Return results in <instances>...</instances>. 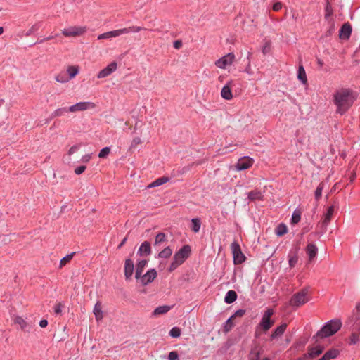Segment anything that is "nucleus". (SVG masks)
I'll list each match as a JSON object with an SVG mask.
<instances>
[{"instance_id": "obj_31", "label": "nucleus", "mask_w": 360, "mask_h": 360, "mask_svg": "<svg viewBox=\"0 0 360 360\" xmlns=\"http://www.w3.org/2000/svg\"><path fill=\"white\" fill-rule=\"evenodd\" d=\"M237 299V293L234 290H229L224 297V302L226 304H231Z\"/></svg>"}, {"instance_id": "obj_23", "label": "nucleus", "mask_w": 360, "mask_h": 360, "mask_svg": "<svg viewBox=\"0 0 360 360\" xmlns=\"http://www.w3.org/2000/svg\"><path fill=\"white\" fill-rule=\"evenodd\" d=\"M323 352V347L322 346L318 345L309 349V352L307 354H305V356H307L309 358L314 359L321 354Z\"/></svg>"}, {"instance_id": "obj_52", "label": "nucleus", "mask_w": 360, "mask_h": 360, "mask_svg": "<svg viewBox=\"0 0 360 360\" xmlns=\"http://www.w3.org/2000/svg\"><path fill=\"white\" fill-rule=\"evenodd\" d=\"M82 146V143H77L76 145L72 146L68 150V154L69 155H72L75 153L77 151L79 150Z\"/></svg>"}, {"instance_id": "obj_19", "label": "nucleus", "mask_w": 360, "mask_h": 360, "mask_svg": "<svg viewBox=\"0 0 360 360\" xmlns=\"http://www.w3.org/2000/svg\"><path fill=\"white\" fill-rule=\"evenodd\" d=\"M14 322L15 324H18L20 326L21 330L24 331L30 332L32 328V326L22 317L20 316H17L15 318Z\"/></svg>"}, {"instance_id": "obj_10", "label": "nucleus", "mask_w": 360, "mask_h": 360, "mask_svg": "<svg viewBox=\"0 0 360 360\" xmlns=\"http://www.w3.org/2000/svg\"><path fill=\"white\" fill-rule=\"evenodd\" d=\"M360 342V323L357 325H352L351 335L348 338L347 344L349 345H354Z\"/></svg>"}, {"instance_id": "obj_21", "label": "nucleus", "mask_w": 360, "mask_h": 360, "mask_svg": "<svg viewBox=\"0 0 360 360\" xmlns=\"http://www.w3.org/2000/svg\"><path fill=\"white\" fill-rule=\"evenodd\" d=\"M151 254V246L150 243L148 241H144L141 243L140 245L139 250H138V255L140 256L143 255H150Z\"/></svg>"}, {"instance_id": "obj_22", "label": "nucleus", "mask_w": 360, "mask_h": 360, "mask_svg": "<svg viewBox=\"0 0 360 360\" xmlns=\"http://www.w3.org/2000/svg\"><path fill=\"white\" fill-rule=\"evenodd\" d=\"M287 326L286 323H283L281 325L276 327L271 335V339L274 340L280 338L285 331Z\"/></svg>"}, {"instance_id": "obj_43", "label": "nucleus", "mask_w": 360, "mask_h": 360, "mask_svg": "<svg viewBox=\"0 0 360 360\" xmlns=\"http://www.w3.org/2000/svg\"><path fill=\"white\" fill-rule=\"evenodd\" d=\"M301 220V212L298 210H295L292 212L291 217V224H297Z\"/></svg>"}, {"instance_id": "obj_62", "label": "nucleus", "mask_w": 360, "mask_h": 360, "mask_svg": "<svg viewBox=\"0 0 360 360\" xmlns=\"http://www.w3.org/2000/svg\"><path fill=\"white\" fill-rule=\"evenodd\" d=\"M91 158V154H86L84 155H83L81 158V161L83 162V163H87L90 161Z\"/></svg>"}, {"instance_id": "obj_1", "label": "nucleus", "mask_w": 360, "mask_h": 360, "mask_svg": "<svg viewBox=\"0 0 360 360\" xmlns=\"http://www.w3.org/2000/svg\"><path fill=\"white\" fill-rule=\"evenodd\" d=\"M354 97L349 89H341L334 94V103L337 106V112L344 114L352 105Z\"/></svg>"}, {"instance_id": "obj_29", "label": "nucleus", "mask_w": 360, "mask_h": 360, "mask_svg": "<svg viewBox=\"0 0 360 360\" xmlns=\"http://www.w3.org/2000/svg\"><path fill=\"white\" fill-rule=\"evenodd\" d=\"M94 314L95 315V319L97 321L102 320L103 311H102L101 304L99 302H97L94 305Z\"/></svg>"}, {"instance_id": "obj_46", "label": "nucleus", "mask_w": 360, "mask_h": 360, "mask_svg": "<svg viewBox=\"0 0 360 360\" xmlns=\"http://www.w3.org/2000/svg\"><path fill=\"white\" fill-rule=\"evenodd\" d=\"M193 165H194V163H191L188 165L184 166L181 168H179V169L177 170L178 175H183V174L188 172L189 171H191Z\"/></svg>"}, {"instance_id": "obj_17", "label": "nucleus", "mask_w": 360, "mask_h": 360, "mask_svg": "<svg viewBox=\"0 0 360 360\" xmlns=\"http://www.w3.org/2000/svg\"><path fill=\"white\" fill-rule=\"evenodd\" d=\"M233 84V81H229L223 86L221 91V96L224 99L231 100L233 98V94L231 92V87Z\"/></svg>"}, {"instance_id": "obj_56", "label": "nucleus", "mask_w": 360, "mask_h": 360, "mask_svg": "<svg viewBox=\"0 0 360 360\" xmlns=\"http://www.w3.org/2000/svg\"><path fill=\"white\" fill-rule=\"evenodd\" d=\"M142 141L140 137H135L132 139L131 143V148H136L139 144H141Z\"/></svg>"}, {"instance_id": "obj_13", "label": "nucleus", "mask_w": 360, "mask_h": 360, "mask_svg": "<svg viewBox=\"0 0 360 360\" xmlns=\"http://www.w3.org/2000/svg\"><path fill=\"white\" fill-rule=\"evenodd\" d=\"M117 65L115 62L110 63L108 66L101 70L97 74L98 79L107 77L117 70Z\"/></svg>"}, {"instance_id": "obj_41", "label": "nucleus", "mask_w": 360, "mask_h": 360, "mask_svg": "<svg viewBox=\"0 0 360 360\" xmlns=\"http://www.w3.org/2000/svg\"><path fill=\"white\" fill-rule=\"evenodd\" d=\"M328 28L326 32V37L331 36L335 30V23L334 19H330L329 21H328Z\"/></svg>"}, {"instance_id": "obj_47", "label": "nucleus", "mask_w": 360, "mask_h": 360, "mask_svg": "<svg viewBox=\"0 0 360 360\" xmlns=\"http://www.w3.org/2000/svg\"><path fill=\"white\" fill-rule=\"evenodd\" d=\"M166 240V235L162 233H158L155 238V245H159L164 243Z\"/></svg>"}, {"instance_id": "obj_5", "label": "nucleus", "mask_w": 360, "mask_h": 360, "mask_svg": "<svg viewBox=\"0 0 360 360\" xmlns=\"http://www.w3.org/2000/svg\"><path fill=\"white\" fill-rule=\"evenodd\" d=\"M231 250L233 254L234 264H241L245 261L246 257L243 253L240 246L237 241H233L231 244Z\"/></svg>"}, {"instance_id": "obj_6", "label": "nucleus", "mask_w": 360, "mask_h": 360, "mask_svg": "<svg viewBox=\"0 0 360 360\" xmlns=\"http://www.w3.org/2000/svg\"><path fill=\"white\" fill-rule=\"evenodd\" d=\"M191 252V248L189 245H184L175 252L173 259L181 265L189 257Z\"/></svg>"}, {"instance_id": "obj_38", "label": "nucleus", "mask_w": 360, "mask_h": 360, "mask_svg": "<svg viewBox=\"0 0 360 360\" xmlns=\"http://www.w3.org/2000/svg\"><path fill=\"white\" fill-rule=\"evenodd\" d=\"M66 72L68 75V78L72 79L78 74L79 68L77 66L71 65L68 68Z\"/></svg>"}, {"instance_id": "obj_15", "label": "nucleus", "mask_w": 360, "mask_h": 360, "mask_svg": "<svg viewBox=\"0 0 360 360\" xmlns=\"http://www.w3.org/2000/svg\"><path fill=\"white\" fill-rule=\"evenodd\" d=\"M352 28L349 22L344 23L339 32V37L341 39H348L352 34Z\"/></svg>"}, {"instance_id": "obj_55", "label": "nucleus", "mask_w": 360, "mask_h": 360, "mask_svg": "<svg viewBox=\"0 0 360 360\" xmlns=\"http://www.w3.org/2000/svg\"><path fill=\"white\" fill-rule=\"evenodd\" d=\"M180 265L181 264L177 263V262L176 260L173 259L172 262L170 264L169 266L168 267V271L172 272Z\"/></svg>"}, {"instance_id": "obj_12", "label": "nucleus", "mask_w": 360, "mask_h": 360, "mask_svg": "<svg viewBox=\"0 0 360 360\" xmlns=\"http://www.w3.org/2000/svg\"><path fill=\"white\" fill-rule=\"evenodd\" d=\"M158 273L155 269H151L147 271V272L142 275L139 278L141 283L143 285H146L150 283H152L157 277Z\"/></svg>"}, {"instance_id": "obj_3", "label": "nucleus", "mask_w": 360, "mask_h": 360, "mask_svg": "<svg viewBox=\"0 0 360 360\" xmlns=\"http://www.w3.org/2000/svg\"><path fill=\"white\" fill-rule=\"evenodd\" d=\"M334 213V206L330 205L328 207L326 213L324 214L322 221L318 225L319 230L311 233L309 236L320 238L327 231L328 224L331 221L332 216Z\"/></svg>"}, {"instance_id": "obj_40", "label": "nucleus", "mask_w": 360, "mask_h": 360, "mask_svg": "<svg viewBox=\"0 0 360 360\" xmlns=\"http://www.w3.org/2000/svg\"><path fill=\"white\" fill-rule=\"evenodd\" d=\"M333 14V9L332 6L328 2L325 7V15L326 20L329 21L330 19H333L331 16Z\"/></svg>"}, {"instance_id": "obj_32", "label": "nucleus", "mask_w": 360, "mask_h": 360, "mask_svg": "<svg viewBox=\"0 0 360 360\" xmlns=\"http://www.w3.org/2000/svg\"><path fill=\"white\" fill-rule=\"evenodd\" d=\"M171 309L172 307L169 305L159 306L155 309L153 314L154 316L164 314L167 313Z\"/></svg>"}, {"instance_id": "obj_49", "label": "nucleus", "mask_w": 360, "mask_h": 360, "mask_svg": "<svg viewBox=\"0 0 360 360\" xmlns=\"http://www.w3.org/2000/svg\"><path fill=\"white\" fill-rule=\"evenodd\" d=\"M169 335L172 337V338H177L179 337H180L181 335V330L178 327H173L169 333Z\"/></svg>"}, {"instance_id": "obj_57", "label": "nucleus", "mask_w": 360, "mask_h": 360, "mask_svg": "<svg viewBox=\"0 0 360 360\" xmlns=\"http://www.w3.org/2000/svg\"><path fill=\"white\" fill-rule=\"evenodd\" d=\"M168 360H179V354L176 351H172L169 353Z\"/></svg>"}, {"instance_id": "obj_60", "label": "nucleus", "mask_w": 360, "mask_h": 360, "mask_svg": "<svg viewBox=\"0 0 360 360\" xmlns=\"http://www.w3.org/2000/svg\"><path fill=\"white\" fill-rule=\"evenodd\" d=\"M274 314V310L272 309H268L264 314H263L262 317L271 319V316Z\"/></svg>"}, {"instance_id": "obj_45", "label": "nucleus", "mask_w": 360, "mask_h": 360, "mask_svg": "<svg viewBox=\"0 0 360 360\" xmlns=\"http://www.w3.org/2000/svg\"><path fill=\"white\" fill-rule=\"evenodd\" d=\"M325 354L330 359L337 358L340 354V351L338 349L332 348L328 350Z\"/></svg>"}, {"instance_id": "obj_34", "label": "nucleus", "mask_w": 360, "mask_h": 360, "mask_svg": "<svg viewBox=\"0 0 360 360\" xmlns=\"http://www.w3.org/2000/svg\"><path fill=\"white\" fill-rule=\"evenodd\" d=\"M288 231L287 226L284 223L279 224L276 229H275V233L277 236H282L284 234H285Z\"/></svg>"}, {"instance_id": "obj_20", "label": "nucleus", "mask_w": 360, "mask_h": 360, "mask_svg": "<svg viewBox=\"0 0 360 360\" xmlns=\"http://www.w3.org/2000/svg\"><path fill=\"white\" fill-rule=\"evenodd\" d=\"M306 253L309 257V260L312 261L318 253V248L314 243H309L306 247Z\"/></svg>"}, {"instance_id": "obj_37", "label": "nucleus", "mask_w": 360, "mask_h": 360, "mask_svg": "<svg viewBox=\"0 0 360 360\" xmlns=\"http://www.w3.org/2000/svg\"><path fill=\"white\" fill-rule=\"evenodd\" d=\"M172 255V250L169 246H167L158 253V257L162 259H167L170 257Z\"/></svg>"}, {"instance_id": "obj_33", "label": "nucleus", "mask_w": 360, "mask_h": 360, "mask_svg": "<svg viewBox=\"0 0 360 360\" xmlns=\"http://www.w3.org/2000/svg\"><path fill=\"white\" fill-rule=\"evenodd\" d=\"M55 79L56 82L62 84L67 83L70 80L66 71H61L55 77Z\"/></svg>"}, {"instance_id": "obj_35", "label": "nucleus", "mask_w": 360, "mask_h": 360, "mask_svg": "<svg viewBox=\"0 0 360 360\" xmlns=\"http://www.w3.org/2000/svg\"><path fill=\"white\" fill-rule=\"evenodd\" d=\"M70 112L69 108H59L56 110H55L51 113V118L57 117H62L65 115V113Z\"/></svg>"}, {"instance_id": "obj_30", "label": "nucleus", "mask_w": 360, "mask_h": 360, "mask_svg": "<svg viewBox=\"0 0 360 360\" xmlns=\"http://www.w3.org/2000/svg\"><path fill=\"white\" fill-rule=\"evenodd\" d=\"M248 198L250 201L262 200L263 195L260 191L253 190L248 193Z\"/></svg>"}, {"instance_id": "obj_53", "label": "nucleus", "mask_w": 360, "mask_h": 360, "mask_svg": "<svg viewBox=\"0 0 360 360\" xmlns=\"http://www.w3.org/2000/svg\"><path fill=\"white\" fill-rule=\"evenodd\" d=\"M245 314V309H238L231 316L232 319H235L236 317H243Z\"/></svg>"}, {"instance_id": "obj_58", "label": "nucleus", "mask_w": 360, "mask_h": 360, "mask_svg": "<svg viewBox=\"0 0 360 360\" xmlns=\"http://www.w3.org/2000/svg\"><path fill=\"white\" fill-rule=\"evenodd\" d=\"M86 169V167L85 165H80L75 169V173L77 175H80L85 171Z\"/></svg>"}, {"instance_id": "obj_27", "label": "nucleus", "mask_w": 360, "mask_h": 360, "mask_svg": "<svg viewBox=\"0 0 360 360\" xmlns=\"http://www.w3.org/2000/svg\"><path fill=\"white\" fill-rule=\"evenodd\" d=\"M297 79L303 84H306L307 83V77L306 72H305V70L302 65H299L298 70H297Z\"/></svg>"}, {"instance_id": "obj_8", "label": "nucleus", "mask_w": 360, "mask_h": 360, "mask_svg": "<svg viewBox=\"0 0 360 360\" xmlns=\"http://www.w3.org/2000/svg\"><path fill=\"white\" fill-rule=\"evenodd\" d=\"M235 60V55L229 53L215 61V65L220 69H225L227 65H231Z\"/></svg>"}, {"instance_id": "obj_9", "label": "nucleus", "mask_w": 360, "mask_h": 360, "mask_svg": "<svg viewBox=\"0 0 360 360\" xmlns=\"http://www.w3.org/2000/svg\"><path fill=\"white\" fill-rule=\"evenodd\" d=\"M96 105L93 102L83 101L77 103L69 107L70 112H75L77 111H84L89 109L95 108Z\"/></svg>"}, {"instance_id": "obj_36", "label": "nucleus", "mask_w": 360, "mask_h": 360, "mask_svg": "<svg viewBox=\"0 0 360 360\" xmlns=\"http://www.w3.org/2000/svg\"><path fill=\"white\" fill-rule=\"evenodd\" d=\"M349 321L352 322V325L360 324V311L354 309L349 318Z\"/></svg>"}, {"instance_id": "obj_61", "label": "nucleus", "mask_w": 360, "mask_h": 360, "mask_svg": "<svg viewBox=\"0 0 360 360\" xmlns=\"http://www.w3.org/2000/svg\"><path fill=\"white\" fill-rule=\"evenodd\" d=\"M63 307V306L61 304V303L57 304L53 308L55 314H58L61 313Z\"/></svg>"}, {"instance_id": "obj_64", "label": "nucleus", "mask_w": 360, "mask_h": 360, "mask_svg": "<svg viewBox=\"0 0 360 360\" xmlns=\"http://www.w3.org/2000/svg\"><path fill=\"white\" fill-rule=\"evenodd\" d=\"M182 41L181 40H176L174 42V47L176 49H179L182 46Z\"/></svg>"}, {"instance_id": "obj_2", "label": "nucleus", "mask_w": 360, "mask_h": 360, "mask_svg": "<svg viewBox=\"0 0 360 360\" xmlns=\"http://www.w3.org/2000/svg\"><path fill=\"white\" fill-rule=\"evenodd\" d=\"M342 327V322L338 319H331L321 327V328L316 333L314 338L323 339L335 334Z\"/></svg>"}, {"instance_id": "obj_18", "label": "nucleus", "mask_w": 360, "mask_h": 360, "mask_svg": "<svg viewBox=\"0 0 360 360\" xmlns=\"http://www.w3.org/2000/svg\"><path fill=\"white\" fill-rule=\"evenodd\" d=\"M148 260L147 259H138L136 266L135 278L139 279L143 274V269L148 264Z\"/></svg>"}, {"instance_id": "obj_54", "label": "nucleus", "mask_w": 360, "mask_h": 360, "mask_svg": "<svg viewBox=\"0 0 360 360\" xmlns=\"http://www.w3.org/2000/svg\"><path fill=\"white\" fill-rule=\"evenodd\" d=\"M250 55H251L250 53H248V63L244 70V72L250 75H252V73H253L252 68H251L250 61V58H249Z\"/></svg>"}, {"instance_id": "obj_24", "label": "nucleus", "mask_w": 360, "mask_h": 360, "mask_svg": "<svg viewBox=\"0 0 360 360\" xmlns=\"http://www.w3.org/2000/svg\"><path fill=\"white\" fill-rule=\"evenodd\" d=\"M118 30H119V33H120V36L122 34H128L130 32L136 33L141 30H146V28L141 27V26H131L129 27H124V28L118 29Z\"/></svg>"}, {"instance_id": "obj_7", "label": "nucleus", "mask_w": 360, "mask_h": 360, "mask_svg": "<svg viewBox=\"0 0 360 360\" xmlns=\"http://www.w3.org/2000/svg\"><path fill=\"white\" fill-rule=\"evenodd\" d=\"M86 31V27L72 26L62 30V34L67 37L79 36Z\"/></svg>"}, {"instance_id": "obj_59", "label": "nucleus", "mask_w": 360, "mask_h": 360, "mask_svg": "<svg viewBox=\"0 0 360 360\" xmlns=\"http://www.w3.org/2000/svg\"><path fill=\"white\" fill-rule=\"evenodd\" d=\"M271 45L269 42L265 43V44L262 47V53L264 55H266L270 51Z\"/></svg>"}, {"instance_id": "obj_48", "label": "nucleus", "mask_w": 360, "mask_h": 360, "mask_svg": "<svg viewBox=\"0 0 360 360\" xmlns=\"http://www.w3.org/2000/svg\"><path fill=\"white\" fill-rule=\"evenodd\" d=\"M232 318L231 317H229L225 322L224 323V330L225 332H229L230 331L232 328L234 326V323L232 321Z\"/></svg>"}, {"instance_id": "obj_25", "label": "nucleus", "mask_w": 360, "mask_h": 360, "mask_svg": "<svg viewBox=\"0 0 360 360\" xmlns=\"http://www.w3.org/2000/svg\"><path fill=\"white\" fill-rule=\"evenodd\" d=\"M120 36L119 30H115L112 31H109L107 32H104L98 36L97 39L98 40L105 39H111L115 38Z\"/></svg>"}, {"instance_id": "obj_44", "label": "nucleus", "mask_w": 360, "mask_h": 360, "mask_svg": "<svg viewBox=\"0 0 360 360\" xmlns=\"http://www.w3.org/2000/svg\"><path fill=\"white\" fill-rule=\"evenodd\" d=\"M75 253V252H73L63 257L60 261V268L63 267L66 264L69 263L72 259V257Z\"/></svg>"}, {"instance_id": "obj_4", "label": "nucleus", "mask_w": 360, "mask_h": 360, "mask_svg": "<svg viewBox=\"0 0 360 360\" xmlns=\"http://www.w3.org/2000/svg\"><path fill=\"white\" fill-rule=\"evenodd\" d=\"M308 292V288H304L294 294L289 301L290 305L293 307H297L307 303L309 301Z\"/></svg>"}, {"instance_id": "obj_16", "label": "nucleus", "mask_w": 360, "mask_h": 360, "mask_svg": "<svg viewBox=\"0 0 360 360\" xmlns=\"http://www.w3.org/2000/svg\"><path fill=\"white\" fill-rule=\"evenodd\" d=\"M274 324V321L271 319L262 317L259 323L257 326L256 330L262 329L264 332L268 331Z\"/></svg>"}, {"instance_id": "obj_28", "label": "nucleus", "mask_w": 360, "mask_h": 360, "mask_svg": "<svg viewBox=\"0 0 360 360\" xmlns=\"http://www.w3.org/2000/svg\"><path fill=\"white\" fill-rule=\"evenodd\" d=\"M169 181V177L162 176V177L158 178V179H155V181H153L152 183H150L147 186V188H150L158 187V186H160L168 182Z\"/></svg>"}, {"instance_id": "obj_14", "label": "nucleus", "mask_w": 360, "mask_h": 360, "mask_svg": "<svg viewBox=\"0 0 360 360\" xmlns=\"http://www.w3.org/2000/svg\"><path fill=\"white\" fill-rule=\"evenodd\" d=\"M134 265L133 261L128 258L125 259L124 266V273L126 280H129L134 273Z\"/></svg>"}, {"instance_id": "obj_42", "label": "nucleus", "mask_w": 360, "mask_h": 360, "mask_svg": "<svg viewBox=\"0 0 360 360\" xmlns=\"http://www.w3.org/2000/svg\"><path fill=\"white\" fill-rule=\"evenodd\" d=\"M323 188H324V183L321 182L318 185L316 189L314 191V198L316 201H319L320 200V198H321Z\"/></svg>"}, {"instance_id": "obj_63", "label": "nucleus", "mask_w": 360, "mask_h": 360, "mask_svg": "<svg viewBox=\"0 0 360 360\" xmlns=\"http://www.w3.org/2000/svg\"><path fill=\"white\" fill-rule=\"evenodd\" d=\"M282 8V4L281 2H276L273 5V10L278 11Z\"/></svg>"}, {"instance_id": "obj_11", "label": "nucleus", "mask_w": 360, "mask_h": 360, "mask_svg": "<svg viewBox=\"0 0 360 360\" xmlns=\"http://www.w3.org/2000/svg\"><path fill=\"white\" fill-rule=\"evenodd\" d=\"M252 164L253 159L250 157L245 156L238 160L236 165V168L238 171H243L250 168Z\"/></svg>"}, {"instance_id": "obj_26", "label": "nucleus", "mask_w": 360, "mask_h": 360, "mask_svg": "<svg viewBox=\"0 0 360 360\" xmlns=\"http://www.w3.org/2000/svg\"><path fill=\"white\" fill-rule=\"evenodd\" d=\"M288 259L289 266L290 268L295 267L298 262V256H297V251H295V252L290 251V252L288 255Z\"/></svg>"}, {"instance_id": "obj_50", "label": "nucleus", "mask_w": 360, "mask_h": 360, "mask_svg": "<svg viewBox=\"0 0 360 360\" xmlns=\"http://www.w3.org/2000/svg\"><path fill=\"white\" fill-rule=\"evenodd\" d=\"M110 152V148L108 146H105L100 150V152L98 153V157L100 158H105L109 155Z\"/></svg>"}, {"instance_id": "obj_51", "label": "nucleus", "mask_w": 360, "mask_h": 360, "mask_svg": "<svg viewBox=\"0 0 360 360\" xmlns=\"http://www.w3.org/2000/svg\"><path fill=\"white\" fill-rule=\"evenodd\" d=\"M40 28V24L39 23H35L34 25H33L30 29L29 30H27V32L25 34V35L26 37H29L32 34H33L34 32H37L39 30V29Z\"/></svg>"}, {"instance_id": "obj_39", "label": "nucleus", "mask_w": 360, "mask_h": 360, "mask_svg": "<svg viewBox=\"0 0 360 360\" xmlns=\"http://www.w3.org/2000/svg\"><path fill=\"white\" fill-rule=\"evenodd\" d=\"M201 226V221L199 218H193L191 219V230L194 233L199 232Z\"/></svg>"}]
</instances>
